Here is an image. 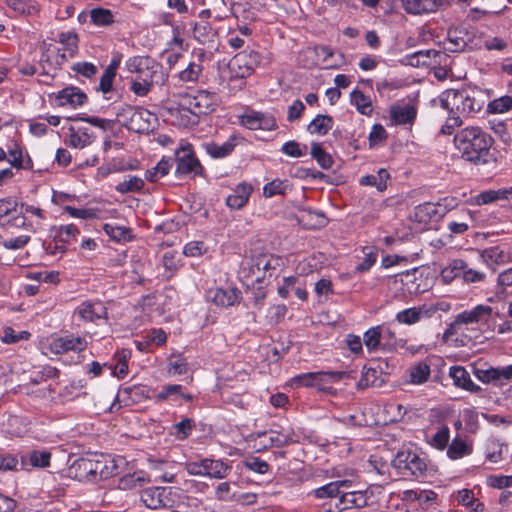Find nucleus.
Segmentation results:
<instances>
[{
	"instance_id": "obj_61",
	"label": "nucleus",
	"mask_w": 512,
	"mask_h": 512,
	"mask_svg": "<svg viewBox=\"0 0 512 512\" xmlns=\"http://www.w3.org/2000/svg\"><path fill=\"white\" fill-rule=\"evenodd\" d=\"M72 70L86 78H92L98 71L97 67L90 62H77L72 66Z\"/></svg>"
},
{
	"instance_id": "obj_14",
	"label": "nucleus",
	"mask_w": 512,
	"mask_h": 512,
	"mask_svg": "<svg viewBox=\"0 0 512 512\" xmlns=\"http://www.w3.org/2000/svg\"><path fill=\"white\" fill-rule=\"evenodd\" d=\"M400 2L407 14L423 15L436 12L443 5L444 0H400Z\"/></svg>"
},
{
	"instance_id": "obj_37",
	"label": "nucleus",
	"mask_w": 512,
	"mask_h": 512,
	"mask_svg": "<svg viewBox=\"0 0 512 512\" xmlns=\"http://www.w3.org/2000/svg\"><path fill=\"white\" fill-rule=\"evenodd\" d=\"M71 470L79 480H95L93 471V458H81L74 462Z\"/></svg>"
},
{
	"instance_id": "obj_13",
	"label": "nucleus",
	"mask_w": 512,
	"mask_h": 512,
	"mask_svg": "<svg viewBox=\"0 0 512 512\" xmlns=\"http://www.w3.org/2000/svg\"><path fill=\"white\" fill-rule=\"evenodd\" d=\"M87 342L80 336L68 335L58 337L50 343V350L55 354H62L68 351L81 352L86 349Z\"/></svg>"
},
{
	"instance_id": "obj_45",
	"label": "nucleus",
	"mask_w": 512,
	"mask_h": 512,
	"mask_svg": "<svg viewBox=\"0 0 512 512\" xmlns=\"http://www.w3.org/2000/svg\"><path fill=\"white\" fill-rule=\"evenodd\" d=\"M481 257L483 261L490 267H492L493 264L505 263L508 259L507 253L498 246L483 250Z\"/></svg>"
},
{
	"instance_id": "obj_8",
	"label": "nucleus",
	"mask_w": 512,
	"mask_h": 512,
	"mask_svg": "<svg viewBox=\"0 0 512 512\" xmlns=\"http://www.w3.org/2000/svg\"><path fill=\"white\" fill-rule=\"evenodd\" d=\"M0 225L23 228L26 226V217L19 211L16 199L9 197L0 199Z\"/></svg>"
},
{
	"instance_id": "obj_64",
	"label": "nucleus",
	"mask_w": 512,
	"mask_h": 512,
	"mask_svg": "<svg viewBox=\"0 0 512 512\" xmlns=\"http://www.w3.org/2000/svg\"><path fill=\"white\" fill-rule=\"evenodd\" d=\"M206 251L204 242L191 241L184 246L183 253L188 257H197Z\"/></svg>"
},
{
	"instance_id": "obj_26",
	"label": "nucleus",
	"mask_w": 512,
	"mask_h": 512,
	"mask_svg": "<svg viewBox=\"0 0 512 512\" xmlns=\"http://www.w3.org/2000/svg\"><path fill=\"white\" fill-rule=\"evenodd\" d=\"M206 57V53L201 51L197 55V61H192L188 66L179 72V79L183 82H197L203 72L202 62Z\"/></svg>"
},
{
	"instance_id": "obj_59",
	"label": "nucleus",
	"mask_w": 512,
	"mask_h": 512,
	"mask_svg": "<svg viewBox=\"0 0 512 512\" xmlns=\"http://www.w3.org/2000/svg\"><path fill=\"white\" fill-rule=\"evenodd\" d=\"M59 41L65 45L66 50L72 56L78 48V37L72 32H62L59 35Z\"/></svg>"
},
{
	"instance_id": "obj_2",
	"label": "nucleus",
	"mask_w": 512,
	"mask_h": 512,
	"mask_svg": "<svg viewBox=\"0 0 512 512\" xmlns=\"http://www.w3.org/2000/svg\"><path fill=\"white\" fill-rule=\"evenodd\" d=\"M440 106L449 114L470 116L483 108L484 94L478 89H448L439 96Z\"/></svg>"
},
{
	"instance_id": "obj_1",
	"label": "nucleus",
	"mask_w": 512,
	"mask_h": 512,
	"mask_svg": "<svg viewBox=\"0 0 512 512\" xmlns=\"http://www.w3.org/2000/svg\"><path fill=\"white\" fill-rule=\"evenodd\" d=\"M492 136L478 126L466 127L454 136V143L464 160L475 165L495 162L496 158L490 149L493 145Z\"/></svg>"
},
{
	"instance_id": "obj_40",
	"label": "nucleus",
	"mask_w": 512,
	"mask_h": 512,
	"mask_svg": "<svg viewBox=\"0 0 512 512\" xmlns=\"http://www.w3.org/2000/svg\"><path fill=\"white\" fill-rule=\"evenodd\" d=\"M472 453V446L467 444L462 438L455 437L447 449V456L452 459H460Z\"/></svg>"
},
{
	"instance_id": "obj_18",
	"label": "nucleus",
	"mask_w": 512,
	"mask_h": 512,
	"mask_svg": "<svg viewBox=\"0 0 512 512\" xmlns=\"http://www.w3.org/2000/svg\"><path fill=\"white\" fill-rule=\"evenodd\" d=\"M449 376L452 378L453 384L458 388H462L473 393L481 391V387L471 380L469 372L462 366L450 367Z\"/></svg>"
},
{
	"instance_id": "obj_44",
	"label": "nucleus",
	"mask_w": 512,
	"mask_h": 512,
	"mask_svg": "<svg viewBox=\"0 0 512 512\" xmlns=\"http://www.w3.org/2000/svg\"><path fill=\"white\" fill-rule=\"evenodd\" d=\"M80 233L79 229L74 224L63 225L55 229V239L63 243L65 246L76 242L77 235Z\"/></svg>"
},
{
	"instance_id": "obj_35",
	"label": "nucleus",
	"mask_w": 512,
	"mask_h": 512,
	"mask_svg": "<svg viewBox=\"0 0 512 512\" xmlns=\"http://www.w3.org/2000/svg\"><path fill=\"white\" fill-rule=\"evenodd\" d=\"M9 155L8 162L12 167L16 169H31L33 166V162L31 158L27 155L26 159L23 158L22 149L18 144H14L13 147H9L7 151Z\"/></svg>"
},
{
	"instance_id": "obj_9",
	"label": "nucleus",
	"mask_w": 512,
	"mask_h": 512,
	"mask_svg": "<svg viewBox=\"0 0 512 512\" xmlns=\"http://www.w3.org/2000/svg\"><path fill=\"white\" fill-rule=\"evenodd\" d=\"M206 298L217 307L228 308L240 302L242 293L235 287H214L207 290Z\"/></svg>"
},
{
	"instance_id": "obj_12",
	"label": "nucleus",
	"mask_w": 512,
	"mask_h": 512,
	"mask_svg": "<svg viewBox=\"0 0 512 512\" xmlns=\"http://www.w3.org/2000/svg\"><path fill=\"white\" fill-rule=\"evenodd\" d=\"M446 213L447 208L441 203L425 202L415 207L414 220L418 223L426 224L432 220L444 217Z\"/></svg>"
},
{
	"instance_id": "obj_52",
	"label": "nucleus",
	"mask_w": 512,
	"mask_h": 512,
	"mask_svg": "<svg viewBox=\"0 0 512 512\" xmlns=\"http://www.w3.org/2000/svg\"><path fill=\"white\" fill-rule=\"evenodd\" d=\"M288 188L289 183L287 180L275 179L264 186L263 193L265 197L270 198L275 195L285 194Z\"/></svg>"
},
{
	"instance_id": "obj_32",
	"label": "nucleus",
	"mask_w": 512,
	"mask_h": 512,
	"mask_svg": "<svg viewBox=\"0 0 512 512\" xmlns=\"http://www.w3.org/2000/svg\"><path fill=\"white\" fill-rule=\"evenodd\" d=\"M103 231L115 242H128L133 239L131 228L126 226L106 223L103 225Z\"/></svg>"
},
{
	"instance_id": "obj_39",
	"label": "nucleus",
	"mask_w": 512,
	"mask_h": 512,
	"mask_svg": "<svg viewBox=\"0 0 512 512\" xmlns=\"http://www.w3.org/2000/svg\"><path fill=\"white\" fill-rule=\"evenodd\" d=\"M119 396H127L129 400L134 403L140 402L143 399L151 398L150 389L143 385H133L120 388Z\"/></svg>"
},
{
	"instance_id": "obj_19",
	"label": "nucleus",
	"mask_w": 512,
	"mask_h": 512,
	"mask_svg": "<svg viewBox=\"0 0 512 512\" xmlns=\"http://www.w3.org/2000/svg\"><path fill=\"white\" fill-rule=\"evenodd\" d=\"M204 476L214 479L226 478L232 470V466L220 459H202Z\"/></svg>"
},
{
	"instance_id": "obj_41",
	"label": "nucleus",
	"mask_w": 512,
	"mask_h": 512,
	"mask_svg": "<svg viewBox=\"0 0 512 512\" xmlns=\"http://www.w3.org/2000/svg\"><path fill=\"white\" fill-rule=\"evenodd\" d=\"M386 339V335L382 334V327L376 326L368 329L363 336V343L369 351H374L381 347L382 340Z\"/></svg>"
},
{
	"instance_id": "obj_16",
	"label": "nucleus",
	"mask_w": 512,
	"mask_h": 512,
	"mask_svg": "<svg viewBox=\"0 0 512 512\" xmlns=\"http://www.w3.org/2000/svg\"><path fill=\"white\" fill-rule=\"evenodd\" d=\"M51 453L47 450H32L20 455V470H29V466L45 468L50 465Z\"/></svg>"
},
{
	"instance_id": "obj_50",
	"label": "nucleus",
	"mask_w": 512,
	"mask_h": 512,
	"mask_svg": "<svg viewBox=\"0 0 512 512\" xmlns=\"http://www.w3.org/2000/svg\"><path fill=\"white\" fill-rule=\"evenodd\" d=\"M92 22L97 26H108L114 22V15L109 9L94 8L90 11Z\"/></svg>"
},
{
	"instance_id": "obj_46",
	"label": "nucleus",
	"mask_w": 512,
	"mask_h": 512,
	"mask_svg": "<svg viewBox=\"0 0 512 512\" xmlns=\"http://www.w3.org/2000/svg\"><path fill=\"white\" fill-rule=\"evenodd\" d=\"M9 8L19 15H31L39 11L38 5L27 0H7Z\"/></svg>"
},
{
	"instance_id": "obj_43",
	"label": "nucleus",
	"mask_w": 512,
	"mask_h": 512,
	"mask_svg": "<svg viewBox=\"0 0 512 512\" xmlns=\"http://www.w3.org/2000/svg\"><path fill=\"white\" fill-rule=\"evenodd\" d=\"M350 102L354 105L357 111L363 115H370L372 112V103L368 96L360 90H354L350 94Z\"/></svg>"
},
{
	"instance_id": "obj_23",
	"label": "nucleus",
	"mask_w": 512,
	"mask_h": 512,
	"mask_svg": "<svg viewBox=\"0 0 512 512\" xmlns=\"http://www.w3.org/2000/svg\"><path fill=\"white\" fill-rule=\"evenodd\" d=\"M94 479H107L117 473V466L114 461L101 455L99 458H93Z\"/></svg>"
},
{
	"instance_id": "obj_27",
	"label": "nucleus",
	"mask_w": 512,
	"mask_h": 512,
	"mask_svg": "<svg viewBox=\"0 0 512 512\" xmlns=\"http://www.w3.org/2000/svg\"><path fill=\"white\" fill-rule=\"evenodd\" d=\"M94 138L95 136L89 133L88 128H81L76 131L74 127H70L69 135L65 143L70 147L82 149L89 146Z\"/></svg>"
},
{
	"instance_id": "obj_58",
	"label": "nucleus",
	"mask_w": 512,
	"mask_h": 512,
	"mask_svg": "<svg viewBox=\"0 0 512 512\" xmlns=\"http://www.w3.org/2000/svg\"><path fill=\"white\" fill-rule=\"evenodd\" d=\"M281 151L291 157H302L307 153V146H301L298 142L291 140L283 144Z\"/></svg>"
},
{
	"instance_id": "obj_17",
	"label": "nucleus",
	"mask_w": 512,
	"mask_h": 512,
	"mask_svg": "<svg viewBox=\"0 0 512 512\" xmlns=\"http://www.w3.org/2000/svg\"><path fill=\"white\" fill-rule=\"evenodd\" d=\"M252 192L253 187L246 182H242L226 198V205L233 210L242 209L248 203Z\"/></svg>"
},
{
	"instance_id": "obj_34",
	"label": "nucleus",
	"mask_w": 512,
	"mask_h": 512,
	"mask_svg": "<svg viewBox=\"0 0 512 512\" xmlns=\"http://www.w3.org/2000/svg\"><path fill=\"white\" fill-rule=\"evenodd\" d=\"M334 120L329 115L318 114L308 125L311 134L326 135L333 127Z\"/></svg>"
},
{
	"instance_id": "obj_4",
	"label": "nucleus",
	"mask_w": 512,
	"mask_h": 512,
	"mask_svg": "<svg viewBox=\"0 0 512 512\" xmlns=\"http://www.w3.org/2000/svg\"><path fill=\"white\" fill-rule=\"evenodd\" d=\"M348 488H342L338 499L332 503H328V507L324 505L325 512H342L344 510L356 508L360 509L369 505L373 498V492L366 490L348 491Z\"/></svg>"
},
{
	"instance_id": "obj_25",
	"label": "nucleus",
	"mask_w": 512,
	"mask_h": 512,
	"mask_svg": "<svg viewBox=\"0 0 512 512\" xmlns=\"http://www.w3.org/2000/svg\"><path fill=\"white\" fill-rule=\"evenodd\" d=\"M380 371L374 368V365L364 366L361 373V378L357 383L358 389H364L369 386L381 387L386 383L384 376H380Z\"/></svg>"
},
{
	"instance_id": "obj_54",
	"label": "nucleus",
	"mask_w": 512,
	"mask_h": 512,
	"mask_svg": "<svg viewBox=\"0 0 512 512\" xmlns=\"http://www.w3.org/2000/svg\"><path fill=\"white\" fill-rule=\"evenodd\" d=\"M508 451V446L499 442H491L487 448L486 458L493 463L504 459V452Z\"/></svg>"
},
{
	"instance_id": "obj_21",
	"label": "nucleus",
	"mask_w": 512,
	"mask_h": 512,
	"mask_svg": "<svg viewBox=\"0 0 512 512\" xmlns=\"http://www.w3.org/2000/svg\"><path fill=\"white\" fill-rule=\"evenodd\" d=\"M417 116V109L411 104H397L391 107L390 117L398 125L412 124Z\"/></svg>"
},
{
	"instance_id": "obj_6",
	"label": "nucleus",
	"mask_w": 512,
	"mask_h": 512,
	"mask_svg": "<svg viewBox=\"0 0 512 512\" xmlns=\"http://www.w3.org/2000/svg\"><path fill=\"white\" fill-rule=\"evenodd\" d=\"M393 465L403 475H411L415 478L424 476L427 470L424 459L412 451H399L393 459Z\"/></svg>"
},
{
	"instance_id": "obj_29",
	"label": "nucleus",
	"mask_w": 512,
	"mask_h": 512,
	"mask_svg": "<svg viewBox=\"0 0 512 512\" xmlns=\"http://www.w3.org/2000/svg\"><path fill=\"white\" fill-rule=\"evenodd\" d=\"M466 35L467 32L464 29H449L445 49L452 53L463 51L467 46Z\"/></svg>"
},
{
	"instance_id": "obj_55",
	"label": "nucleus",
	"mask_w": 512,
	"mask_h": 512,
	"mask_svg": "<svg viewBox=\"0 0 512 512\" xmlns=\"http://www.w3.org/2000/svg\"><path fill=\"white\" fill-rule=\"evenodd\" d=\"M138 110V107L124 105L119 108L117 112V120L123 126H125L128 130H130V125H132V121L134 120V116Z\"/></svg>"
},
{
	"instance_id": "obj_15",
	"label": "nucleus",
	"mask_w": 512,
	"mask_h": 512,
	"mask_svg": "<svg viewBox=\"0 0 512 512\" xmlns=\"http://www.w3.org/2000/svg\"><path fill=\"white\" fill-rule=\"evenodd\" d=\"M87 95L78 87L69 86L59 91L56 95L58 106H71L76 108L82 106L87 102Z\"/></svg>"
},
{
	"instance_id": "obj_48",
	"label": "nucleus",
	"mask_w": 512,
	"mask_h": 512,
	"mask_svg": "<svg viewBox=\"0 0 512 512\" xmlns=\"http://www.w3.org/2000/svg\"><path fill=\"white\" fill-rule=\"evenodd\" d=\"M311 156L323 169H330L334 163L332 156L328 154L319 143L312 144Z\"/></svg>"
},
{
	"instance_id": "obj_11",
	"label": "nucleus",
	"mask_w": 512,
	"mask_h": 512,
	"mask_svg": "<svg viewBox=\"0 0 512 512\" xmlns=\"http://www.w3.org/2000/svg\"><path fill=\"white\" fill-rule=\"evenodd\" d=\"M74 316H77L82 322L95 323L100 319H107V309L99 301H84L74 310Z\"/></svg>"
},
{
	"instance_id": "obj_20",
	"label": "nucleus",
	"mask_w": 512,
	"mask_h": 512,
	"mask_svg": "<svg viewBox=\"0 0 512 512\" xmlns=\"http://www.w3.org/2000/svg\"><path fill=\"white\" fill-rule=\"evenodd\" d=\"M237 140L238 137L236 135H231L227 141L222 144L207 142L203 144V148L212 158H225L233 152L237 145Z\"/></svg>"
},
{
	"instance_id": "obj_10",
	"label": "nucleus",
	"mask_w": 512,
	"mask_h": 512,
	"mask_svg": "<svg viewBox=\"0 0 512 512\" xmlns=\"http://www.w3.org/2000/svg\"><path fill=\"white\" fill-rule=\"evenodd\" d=\"M347 376L345 371H319V372H307L294 376L291 379V385L294 387H312L318 385L319 382L323 381L324 378L336 382L342 380Z\"/></svg>"
},
{
	"instance_id": "obj_3",
	"label": "nucleus",
	"mask_w": 512,
	"mask_h": 512,
	"mask_svg": "<svg viewBox=\"0 0 512 512\" xmlns=\"http://www.w3.org/2000/svg\"><path fill=\"white\" fill-rule=\"evenodd\" d=\"M261 62V55L254 50H244L237 53L222 71L223 79L228 82L243 80L254 72Z\"/></svg>"
},
{
	"instance_id": "obj_56",
	"label": "nucleus",
	"mask_w": 512,
	"mask_h": 512,
	"mask_svg": "<svg viewBox=\"0 0 512 512\" xmlns=\"http://www.w3.org/2000/svg\"><path fill=\"white\" fill-rule=\"evenodd\" d=\"M20 470V460L18 456L11 453L0 454V471H18Z\"/></svg>"
},
{
	"instance_id": "obj_57",
	"label": "nucleus",
	"mask_w": 512,
	"mask_h": 512,
	"mask_svg": "<svg viewBox=\"0 0 512 512\" xmlns=\"http://www.w3.org/2000/svg\"><path fill=\"white\" fill-rule=\"evenodd\" d=\"M438 54L439 52L435 50L418 51L407 57V63L414 67L424 66L428 64L426 59L430 58L431 55L435 57Z\"/></svg>"
},
{
	"instance_id": "obj_60",
	"label": "nucleus",
	"mask_w": 512,
	"mask_h": 512,
	"mask_svg": "<svg viewBox=\"0 0 512 512\" xmlns=\"http://www.w3.org/2000/svg\"><path fill=\"white\" fill-rule=\"evenodd\" d=\"M140 81H133L131 83V91L135 93L137 96H146L152 87L151 76L140 78Z\"/></svg>"
},
{
	"instance_id": "obj_31",
	"label": "nucleus",
	"mask_w": 512,
	"mask_h": 512,
	"mask_svg": "<svg viewBox=\"0 0 512 512\" xmlns=\"http://www.w3.org/2000/svg\"><path fill=\"white\" fill-rule=\"evenodd\" d=\"M429 312L425 306L408 308L398 312L396 320L402 324L412 325L420 321L422 316H429Z\"/></svg>"
},
{
	"instance_id": "obj_28",
	"label": "nucleus",
	"mask_w": 512,
	"mask_h": 512,
	"mask_svg": "<svg viewBox=\"0 0 512 512\" xmlns=\"http://www.w3.org/2000/svg\"><path fill=\"white\" fill-rule=\"evenodd\" d=\"M492 308L490 306L477 305L472 310L463 311L458 314L454 322L457 324H471L479 322L484 316L490 315Z\"/></svg>"
},
{
	"instance_id": "obj_5",
	"label": "nucleus",
	"mask_w": 512,
	"mask_h": 512,
	"mask_svg": "<svg viewBox=\"0 0 512 512\" xmlns=\"http://www.w3.org/2000/svg\"><path fill=\"white\" fill-rule=\"evenodd\" d=\"M219 98L217 94L205 90H199L194 95H184L182 97V110L193 114L194 116L206 115L215 110L218 106Z\"/></svg>"
},
{
	"instance_id": "obj_30",
	"label": "nucleus",
	"mask_w": 512,
	"mask_h": 512,
	"mask_svg": "<svg viewBox=\"0 0 512 512\" xmlns=\"http://www.w3.org/2000/svg\"><path fill=\"white\" fill-rule=\"evenodd\" d=\"M165 489L160 487L146 488L141 492V501L150 509H158L164 506L163 494Z\"/></svg>"
},
{
	"instance_id": "obj_51",
	"label": "nucleus",
	"mask_w": 512,
	"mask_h": 512,
	"mask_svg": "<svg viewBox=\"0 0 512 512\" xmlns=\"http://www.w3.org/2000/svg\"><path fill=\"white\" fill-rule=\"evenodd\" d=\"M512 108V97L505 95L501 96L493 101H490L487 105V111L491 114H501L509 111Z\"/></svg>"
},
{
	"instance_id": "obj_53",
	"label": "nucleus",
	"mask_w": 512,
	"mask_h": 512,
	"mask_svg": "<svg viewBox=\"0 0 512 512\" xmlns=\"http://www.w3.org/2000/svg\"><path fill=\"white\" fill-rule=\"evenodd\" d=\"M193 428V421L189 418H184L180 422L173 425V435L178 440H184L192 433Z\"/></svg>"
},
{
	"instance_id": "obj_36",
	"label": "nucleus",
	"mask_w": 512,
	"mask_h": 512,
	"mask_svg": "<svg viewBox=\"0 0 512 512\" xmlns=\"http://www.w3.org/2000/svg\"><path fill=\"white\" fill-rule=\"evenodd\" d=\"M430 375V365L426 362H419L410 368L408 382L414 385H421L428 381Z\"/></svg>"
},
{
	"instance_id": "obj_24",
	"label": "nucleus",
	"mask_w": 512,
	"mask_h": 512,
	"mask_svg": "<svg viewBox=\"0 0 512 512\" xmlns=\"http://www.w3.org/2000/svg\"><path fill=\"white\" fill-rule=\"evenodd\" d=\"M155 120L154 115L147 109L138 107V110L130 125V131L136 133H147L153 128V121Z\"/></svg>"
},
{
	"instance_id": "obj_7",
	"label": "nucleus",
	"mask_w": 512,
	"mask_h": 512,
	"mask_svg": "<svg viewBox=\"0 0 512 512\" xmlns=\"http://www.w3.org/2000/svg\"><path fill=\"white\" fill-rule=\"evenodd\" d=\"M175 161V173L177 176L192 175L195 177L201 176L203 174L204 168L193 152L191 145L189 144L186 146H181L176 151Z\"/></svg>"
},
{
	"instance_id": "obj_42",
	"label": "nucleus",
	"mask_w": 512,
	"mask_h": 512,
	"mask_svg": "<svg viewBox=\"0 0 512 512\" xmlns=\"http://www.w3.org/2000/svg\"><path fill=\"white\" fill-rule=\"evenodd\" d=\"M193 36L199 43L206 44L214 41L216 31L212 28L210 23L206 21L199 22L194 25Z\"/></svg>"
},
{
	"instance_id": "obj_33",
	"label": "nucleus",
	"mask_w": 512,
	"mask_h": 512,
	"mask_svg": "<svg viewBox=\"0 0 512 512\" xmlns=\"http://www.w3.org/2000/svg\"><path fill=\"white\" fill-rule=\"evenodd\" d=\"M151 60L149 57L135 56L126 61V68L129 72L135 73L139 78L149 77Z\"/></svg>"
},
{
	"instance_id": "obj_22",
	"label": "nucleus",
	"mask_w": 512,
	"mask_h": 512,
	"mask_svg": "<svg viewBox=\"0 0 512 512\" xmlns=\"http://www.w3.org/2000/svg\"><path fill=\"white\" fill-rule=\"evenodd\" d=\"M351 486V480H337L315 489L313 493L316 498H330L334 503L338 499L341 489L350 488Z\"/></svg>"
},
{
	"instance_id": "obj_62",
	"label": "nucleus",
	"mask_w": 512,
	"mask_h": 512,
	"mask_svg": "<svg viewBox=\"0 0 512 512\" xmlns=\"http://www.w3.org/2000/svg\"><path fill=\"white\" fill-rule=\"evenodd\" d=\"M496 385L502 386L512 380V364L502 367H495Z\"/></svg>"
},
{
	"instance_id": "obj_38",
	"label": "nucleus",
	"mask_w": 512,
	"mask_h": 512,
	"mask_svg": "<svg viewBox=\"0 0 512 512\" xmlns=\"http://www.w3.org/2000/svg\"><path fill=\"white\" fill-rule=\"evenodd\" d=\"M503 199L512 200V187L484 191L479 194L477 202L478 204H489Z\"/></svg>"
},
{
	"instance_id": "obj_47",
	"label": "nucleus",
	"mask_w": 512,
	"mask_h": 512,
	"mask_svg": "<svg viewBox=\"0 0 512 512\" xmlns=\"http://www.w3.org/2000/svg\"><path fill=\"white\" fill-rule=\"evenodd\" d=\"M144 187V180L138 176H128L127 179L118 183L115 187L116 191L121 194L130 192H139Z\"/></svg>"
},
{
	"instance_id": "obj_49",
	"label": "nucleus",
	"mask_w": 512,
	"mask_h": 512,
	"mask_svg": "<svg viewBox=\"0 0 512 512\" xmlns=\"http://www.w3.org/2000/svg\"><path fill=\"white\" fill-rule=\"evenodd\" d=\"M512 286V267L502 271L497 278L496 297L505 299L507 297L506 288Z\"/></svg>"
},
{
	"instance_id": "obj_63",
	"label": "nucleus",
	"mask_w": 512,
	"mask_h": 512,
	"mask_svg": "<svg viewBox=\"0 0 512 512\" xmlns=\"http://www.w3.org/2000/svg\"><path fill=\"white\" fill-rule=\"evenodd\" d=\"M450 438V431L447 426H442L433 436V444L436 448L443 450Z\"/></svg>"
}]
</instances>
